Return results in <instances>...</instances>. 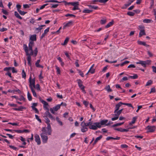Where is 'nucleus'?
<instances>
[{"mask_svg":"<svg viewBox=\"0 0 156 156\" xmlns=\"http://www.w3.org/2000/svg\"><path fill=\"white\" fill-rule=\"evenodd\" d=\"M94 124L95 125L91 124V126H90L89 128L93 130H96L98 128H100L101 127V126L99 125V122H95L94 123Z\"/></svg>","mask_w":156,"mask_h":156,"instance_id":"obj_1","label":"nucleus"},{"mask_svg":"<svg viewBox=\"0 0 156 156\" xmlns=\"http://www.w3.org/2000/svg\"><path fill=\"white\" fill-rule=\"evenodd\" d=\"M45 135L43 133H41L40 135L41 138L42 139V142L44 143H47L48 140V137L47 136Z\"/></svg>","mask_w":156,"mask_h":156,"instance_id":"obj_2","label":"nucleus"},{"mask_svg":"<svg viewBox=\"0 0 156 156\" xmlns=\"http://www.w3.org/2000/svg\"><path fill=\"white\" fill-rule=\"evenodd\" d=\"M147 128L148 130L147 132H153L155 131L156 127L155 126H147Z\"/></svg>","mask_w":156,"mask_h":156,"instance_id":"obj_3","label":"nucleus"},{"mask_svg":"<svg viewBox=\"0 0 156 156\" xmlns=\"http://www.w3.org/2000/svg\"><path fill=\"white\" fill-rule=\"evenodd\" d=\"M35 140L37 143L38 145L40 144L41 141L39 136L37 134H36L34 136Z\"/></svg>","mask_w":156,"mask_h":156,"instance_id":"obj_4","label":"nucleus"},{"mask_svg":"<svg viewBox=\"0 0 156 156\" xmlns=\"http://www.w3.org/2000/svg\"><path fill=\"white\" fill-rule=\"evenodd\" d=\"M122 105H123V103L122 102H119V103L115 105V110L114 111V113H115L116 111H118L120 107Z\"/></svg>","mask_w":156,"mask_h":156,"instance_id":"obj_5","label":"nucleus"},{"mask_svg":"<svg viewBox=\"0 0 156 156\" xmlns=\"http://www.w3.org/2000/svg\"><path fill=\"white\" fill-rule=\"evenodd\" d=\"M41 103L44 104V108L47 110L46 111L49 112V109L47 106H48V103L44 100L41 101Z\"/></svg>","mask_w":156,"mask_h":156,"instance_id":"obj_6","label":"nucleus"},{"mask_svg":"<svg viewBox=\"0 0 156 156\" xmlns=\"http://www.w3.org/2000/svg\"><path fill=\"white\" fill-rule=\"evenodd\" d=\"M45 114L51 120L55 121V119L53 117L52 115L50 114L49 112L46 111L45 113Z\"/></svg>","mask_w":156,"mask_h":156,"instance_id":"obj_7","label":"nucleus"},{"mask_svg":"<svg viewBox=\"0 0 156 156\" xmlns=\"http://www.w3.org/2000/svg\"><path fill=\"white\" fill-rule=\"evenodd\" d=\"M82 126L81 131L83 133L87 131L88 128L86 127L85 124H83L82 125H80Z\"/></svg>","mask_w":156,"mask_h":156,"instance_id":"obj_8","label":"nucleus"},{"mask_svg":"<svg viewBox=\"0 0 156 156\" xmlns=\"http://www.w3.org/2000/svg\"><path fill=\"white\" fill-rule=\"evenodd\" d=\"M108 122V120L107 119L105 120H101L100 122H99V125L101 126H103L104 125H105L106 126V124Z\"/></svg>","mask_w":156,"mask_h":156,"instance_id":"obj_9","label":"nucleus"},{"mask_svg":"<svg viewBox=\"0 0 156 156\" xmlns=\"http://www.w3.org/2000/svg\"><path fill=\"white\" fill-rule=\"evenodd\" d=\"M47 126L46 127V128L48 130V134L49 135H50L51 134V127L50 123L47 124Z\"/></svg>","mask_w":156,"mask_h":156,"instance_id":"obj_10","label":"nucleus"},{"mask_svg":"<svg viewBox=\"0 0 156 156\" xmlns=\"http://www.w3.org/2000/svg\"><path fill=\"white\" fill-rule=\"evenodd\" d=\"M137 43L139 45H142L147 47H150V45L146 44V42L144 41H137Z\"/></svg>","mask_w":156,"mask_h":156,"instance_id":"obj_11","label":"nucleus"},{"mask_svg":"<svg viewBox=\"0 0 156 156\" xmlns=\"http://www.w3.org/2000/svg\"><path fill=\"white\" fill-rule=\"evenodd\" d=\"M50 28L48 27L44 30V33L42 34L41 37V39H42L45 35V34L49 31Z\"/></svg>","mask_w":156,"mask_h":156,"instance_id":"obj_12","label":"nucleus"},{"mask_svg":"<svg viewBox=\"0 0 156 156\" xmlns=\"http://www.w3.org/2000/svg\"><path fill=\"white\" fill-rule=\"evenodd\" d=\"M26 108L25 107L20 106L18 108H12L13 110L15 111H22L23 109H26Z\"/></svg>","mask_w":156,"mask_h":156,"instance_id":"obj_13","label":"nucleus"},{"mask_svg":"<svg viewBox=\"0 0 156 156\" xmlns=\"http://www.w3.org/2000/svg\"><path fill=\"white\" fill-rule=\"evenodd\" d=\"M29 82L30 83L29 87L30 88V87H33L31 86V84L35 83V79L33 78L32 80H31V76H30L29 78Z\"/></svg>","mask_w":156,"mask_h":156,"instance_id":"obj_14","label":"nucleus"},{"mask_svg":"<svg viewBox=\"0 0 156 156\" xmlns=\"http://www.w3.org/2000/svg\"><path fill=\"white\" fill-rule=\"evenodd\" d=\"M33 46H30V45H28V47L29 49L28 50L29 51H30V53H29V55H27V56H30L32 55H33V51L32 49V47Z\"/></svg>","mask_w":156,"mask_h":156,"instance_id":"obj_15","label":"nucleus"},{"mask_svg":"<svg viewBox=\"0 0 156 156\" xmlns=\"http://www.w3.org/2000/svg\"><path fill=\"white\" fill-rule=\"evenodd\" d=\"M24 49L26 52V55H29L28 50L27 46L26 44H24L23 45Z\"/></svg>","mask_w":156,"mask_h":156,"instance_id":"obj_16","label":"nucleus"},{"mask_svg":"<svg viewBox=\"0 0 156 156\" xmlns=\"http://www.w3.org/2000/svg\"><path fill=\"white\" fill-rule=\"evenodd\" d=\"M123 110V109L122 108L119 110H118V111H116L115 113H114L115 114H113V115H116V116H119L120 115L121 113Z\"/></svg>","mask_w":156,"mask_h":156,"instance_id":"obj_17","label":"nucleus"},{"mask_svg":"<svg viewBox=\"0 0 156 156\" xmlns=\"http://www.w3.org/2000/svg\"><path fill=\"white\" fill-rule=\"evenodd\" d=\"M102 135H100L99 137H97L94 140V143L93 144V145H94L98 141L100 140L101 138H102Z\"/></svg>","mask_w":156,"mask_h":156,"instance_id":"obj_18","label":"nucleus"},{"mask_svg":"<svg viewBox=\"0 0 156 156\" xmlns=\"http://www.w3.org/2000/svg\"><path fill=\"white\" fill-rule=\"evenodd\" d=\"M137 118V116L133 117L132 119V121L129 123V125H131L133 124H134L135 123Z\"/></svg>","mask_w":156,"mask_h":156,"instance_id":"obj_19","label":"nucleus"},{"mask_svg":"<svg viewBox=\"0 0 156 156\" xmlns=\"http://www.w3.org/2000/svg\"><path fill=\"white\" fill-rule=\"evenodd\" d=\"M146 35L145 31L144 30H140L139 34V37H141L143 35Z\"/></svg>","mask_w":156,"mask_h":156,"instance_id":"obj_20","label":"nucleus"},{"mask_svg":"<svg viewBox=\"0 0 156 156\" xmlns=\"http://www.w3.org/2000/svg\"><path fill=\"white\" fill-rule=\"evenodd\" d=\"M27 60L28 61V64L31 67L32 64L31 62V57L30 56H28L27 57Z\"/></svg>","mask_w":156,"mask_h":156,"instance_id":"obj_21","label":"nucleus"},{"mask_svg":"<svg viewBox=\"0 0 156 156\" xmlns=\"http://www.w3.org/2000/svg\"><path fill=\"white\" fill-rule=\"evenodd\" d=\"M30 39L32 41H36V35L34 34L31 36Z\"/></svg>","mask_w":156,"mask_h":156,"instance_id":"obj_22","label":"nucleus"},{"mask_svg":"<svg viewBox=\"0 0 156 156\" xmlns=\"http://www.w3.org/2000/svg\"><path fill=\"white\" fill-rule=\"evenodd\" d=\"M83 124H85L86 126H87L89 125H90V126H91L92 124V123L91 122H88L85 123L84 121H83L81 122L80 125H82Z\"/></svg>","mask_w":156,"mask_h":156,"instance_id":"obj_23","label":"nucleus"},{"mask_svg":"<svg viewBox=\"0 0 156 156\" xmlns=\"http://www.w3.org/2000/svg\"><path fill=\"white\" fill-rule=\"evenodd\" d=\"M61 106V105L58 104L56 106L54 107L53 108L54 109V111H57L60 109Z\"/></svg>","mask_w":156,"mask_h":156,"instance_id":"obj_24","label":"nucleus"},{"mask_svg":"<svg viewBox=\"0 0 156 156\" xmlns=\"http://www.w3.org/2000/svg\"><path fill=\"white\" fill-rule=\"evenodd\" d=\"M114 23V21L113 20H112V21L110 22L105 26V28H107L110 27L111 26H112L113 24Z\"/></svg>","mask_w":156,"mask_h":156,"instance_id":"obj_25","label":"nucleus"},{"mask_svg":"<svg viewBox=\"0 0 156 156\" xmlns=\"http://www.w3.org/2000/svg\"><path fill=\"white\" fill-rule=\"evenodd\" d=\"M41 131L42 132L41 133H43L44 134L46 135L48 134V131H47L46 128L45 127H43Z\"/></svg>","mask_w":156,"mask_h":156,"instance_id":"obj_26","label":"nucleus"},{"mask_svg":"<svg viewBox=\"0 0 156 156\" xmlns=\"http://www.w3.org/2000/svg\"><path fill=\"white\" fill-rule=\"evenodd\" d=\"M14 15L16 17L19 19H20L22 20V17L16 11H15L14 12Z\"/></svg>","mask_w":156,"mask_h":156,"instance_id":"obj_27","label":"nucleus"},{"mask_svg":"<svg viewBox=\"0 0 156 156\" xmlns=\"http://www.w3.org/2000/svg\"><path fill=\"white\" fill-rule=\"evenodd\" d=\"M69 40V38L67 37L63 43H62L61 44L63 45H65L67 44L68 41Z\"/></svg>","mask_w":156,"mask_h":156,"instance_id":"obj_28","label":"nucleus"},{"mask_svg":"<svg viewBox=\"0 0 156 156\" xmlns=\"http://www.w3.org/2000/svg\"><path fill=\"white\" fill-rule=\"evenodd\" d=\"M30 89L31 90V91L32 92L33 95L35 97H37V96L36 94V93L34 90V89L33 87H30Z\"/></svg>","mask_w":156,"mask_h":156,"instance_id":"obj_29","label":"nucleus"},{"mask_svg":"<svg viewBox=\"0 0 156 156\" xmlns=\"http://www.w3.org/2000/svg\"><path fill=\"white\" fill-rule=\"evenodd\" d=\"M105 89L106 90H107L108 92H111L112 91V90L110 88V86L109 85L106 86Z\"/></svg>","mask_w":156,"mask_h":156,"instance_id":"obj_30","label":"nucleus"},{"mask_svg":"<svg viewBox=\"0 0 156 156\" xmlns=\"http://www.w3.org/2000/svg\"><path fill=\"white\" fill-rule=\"evenodd\" d=\"M134 0H129L127 3L125 4V6L126 7H127L130 5L134 1Z\"/></svg>","mask_w":156,"mask_h":156,"instance_id":"obj_31","label":"nucleus"},{"mask_svg":"<svg viewBox=\"0 0 156 156\" xmlns=\"http://www.w3.org/2000/svg\"><path fill=\"white\" fill-rule=\"evenodd\" d=\"M124 123V122H121V123H117L116 124H115L112 126V127H115L116 126H120L121 125H122Z\"/></svg>","mask_w":156,"mask_h":156,"instance_id":"obj_32","label":"nucleus"},{"mask_svg":"<svg viewBox=\"0 0 156 156\" xmlns=\"http://www.w3.org/2000/svg\"><path fill=\"white\" fill-rule=\"evenodd\" d=\"M152 22H153V21L151 20L148 19H145L143 21L144 23H150Z\"/></svg>","mask_w":156,"mask_h":156,"instance_id":"obj_33","label":"nucleus"},{"mask_svg":"<svg viewBox=\"0 0 156 156\" xmlns=\"http://www.w3.org/2000/svg\"><path fill=\"white\" fill-rule=\"evenodd\" d=\"M138 76L136 74H135L133 76H129V78H130L132 79H136L137 78Z\"/></svg>","mask_w":156,"mask_h":156,"instance_id":"obj_34","label":"nucleus"},{"mask_svg":"<svg viewBox=\"0 0 156 156\" xmlns=\"http://www.w3.org/2000/svg\"><path fill=\"white\" fill-rule=\"evenodd\" d=\"M93 11L92 10L89 9H84L83 11V13H89Z\"/></svg>","mask_w":156,"mask_h":156,"instance_id":"obj_35","label":"nucleus"},{"mask_svg":"<svg viewBox=\"0 0 156 156\" xmlns=\"http://www.w3.org/2000/svg\"><path fill=\"white\" fill-rule=\"evenodd\" d=\"M87 6L90 8L92 9H97L98 8V7L97 6H95L94 5H88Z\"/></svg>","mask_w":156,"mask_h":156,"instance_id":"obj_36","label":"nucleus"},{"mask_svg":"<svg viewBox=\"0 0 156 156\" xmlns=\"http://www.w3.org/2000/svg\"><path fill=\"white\" fill-rule=\"evenodd\" d=\"M153 83V81L151 80H149L146 83L145 85L146 86H147L151 85Z\"/></svg>","mask_w":156,"mask_h":156,"instance_id":"obj_37","label":"nucleus"},{"mask_svg":"<svg viewBox=\"0 0 156 156\" xmlns=\"http://www.w3.org/2000/svg\"><path fill=\"white\" fill-rule=\"evenodd\" d=\"M27 98L28 100L29 101H31L32 100V97L31 96L30 94V93L29 91L27 92Z\"/></svg>","mask_w":156,"mask_h":156,"instance_id":"obj_38","label":"nucleus"},{"mask_svg":"<svg viewBox=\"0 0 156 156\" xmlns=\"http://www.w3.org/2000/svg\"><path fill=\"white\" fill-rule=\"evenodd\" d=\"M73 23L72 21H69L68 22V23H66L65 25V26H66V27H69Z\"/></svg>","mask_w":156,"mask_h":156,"instance_id":"obj_39","label":"nucleus"},{"mask_svg":"<svg viewBox=\"0 0 156 156\" xmlns=\"http://www.w3.org/2000/svg\"><path fill=\"white\" fill-rule=\"evenodd\" d=\"M22 78H24L25 79L26 77V73L25 72L24 69H23L22 71Z\"/></svg>","mask_w":156,"mask_h":156,"instance_id":"obj_40","label":"nucleus"},{"mask_svg":"<svg viewBox=\"0 0 156 156\" xmlns=\"http://www.w3.org/2000/svg\"><path fill=\"white\" fill-rule=\"evenodd\" d=\"M114 129L115 130H117V131H119L120 132H123V129L122 128H114Z\"/></svg>","mask_w":156,"mask_h":156,"instance_id":"obj_41","label":"nucleus"},{"mask_svg":"<svg viewBox=\"0 0 156 156\" xmlns=\"http://www.w3.org/2000/svg\"><path fill=\"white\" fill-rule=\"evenodd\" d=\"M44 119L46 120V121H45V122L47 124L50 123H49L50 122V120L48 118V116L46 115Z\"/></svg>","mask_w":156,"mask_h":156,"instance_id":"obj_42","label":"nucleus"},{"mask_svg":"<svg viewBox=\"0 0 156 156\" xmlns=\"http://www.w3.org/2000/svg\"><path fill=\"white\" fill-rule=\"evenodd\" d=\"M127 15L131 16H133L135 15V13L129 11L127 13Z\"/></svg>","mask_w":156,"mask_h":156,"instance_id":"obj_43","label":"nucleus"},{"mask_svg":"<svg viewBox=\"0 0 156 156\" xmlns=\"http://www.w3.org/2000/svg\"><path fill=\"white\" fill-rule=\"evenodd\" d=\"M77 81L78 86L83 84H82L83 82L82 81V80L80 79H77Z\"/></svg>","mask_w":156,"mask_h":156,"instance_id":"obj_44","label":"nucleus"},{"mask_svg":"<svg viewBox=\"0 0 156 156\" xmlns=\"http://www.w3.org/2000/svg\"><path fill=\"white\" fill-rule=\"evenodd\" d=\"M77 71L79 73L80 75L82 77H84V74L81 71L80 69H77Z\"/></svg>","mask_w":156,"mask_h":156,"instance_id":"obj_45","label":"nucleus"},{"mask_svg":"<svg viewBox=\"0 0 156 156\" xmlns=\"http://www.w3.org/2000/svg\"><path fill=\"white\" fill-rule=\"evenodd\" d=\"M20 14L21 15H24L25 14L27 13V12H24L23 11H22L20 10L18 11Z\"/></svg>","mask_w":156,"mask_h":156,"instance_id":"obj_46","label":"nucleus"},{"mask_svg":"<svg viewBox=\"0 0 156 156\" xmlns=\"http://www.w3.org/2000/svg\"><path fill=\"white\" fill-rule=\"evenodd\" d=\"M71 5L75 6L79 5V2H71Z\"/></svg>","mask_w":156,"mask_h":156,"instance_id":"obj_47","label":"nucleus"},{"mask_svg":"<svg viewBox=\"0 0 156 156\" xmlns=\"http://www.w3.org/2000/svg\"><path fill=\"white\" fill-rule=\"evenodd\" d=\"M123 105H126L129 107H130L132 108H133V107L132 106V105L130 103H123Z\"/></svg>","mask_w":156,"mask_h":156,"instance_id":"obj_48","label":"nucleus"},{"mask_svg":"<svg viewBox=\"0 0 156 156\" xmlns=\"http://www.w3.org/2000/svg\"><path fill=\"white\" fill-rule=\"evenodd\" d=\"M34 56L35 57L37 56V52H38L37 48H35V49L34 50Z\"/></svg>","mask_w":156,"mask_h":156,"instance_id":"obj_49","label":"nucleus"},{"mask_svg":"<svg viewBox=\"0 0 156 156\" xmlns=\"http://www.w3.org/2000/svg\"><path fill=\"white\" fill-rule=\"evenodd\" d=\"M113 116H115V117L112 118L111 120L112 121L115 120H116L117 119L119 118V116H116V115H113Z\"/></svg>","mask_w":156,"mask_h":156,"instance_id":"obj_50","label":"nucleus"},{"mask_svg":"<svg viewBox=\"0 0 156 156\" xmlns=\"http://www.w3.org/2000/svg\"><path fill=\"white\" fill-rule=\"evenodd\" d=\"M51 8H56L58 5V4H51Z\"/></svg>","mask_w":156,"mask_h":156,"instance_id":"obj_51","label":"nucleus"},{"mask_svg":"<svg viewBox=\"0 0 156 156\" xmlns=\"http://www.w3.org/2000/svg\"><path fill=\"white\" fill-rule=\"evenodd\" d=\"M55 67L57 73L60 74V70L59 68L57 66H56Z\"/></svg>","mask_w":156,"mask_h":156,"instance_id":"obj_52","label":"nucleus"},{"mask_svg":"<svg viewBox=\"0 0 156 156\" xmlns=\"http://www.w3.org/2000/svg\"><path fill=\"white\" fill-rule=\"evenodd\" d=\"M35 117H36V119L40 122V123H41L42 122V121H41V119H40L39 118V116L37 115H35Z\"/></svg>","mask_w":156,"mask_h":156,"instance_id":"obj_53","label":"nucleus"},{"mask_svg":"<svg viewBox=\"0 0 156 156\" xmlns=\"http://www.w3.org/2000/svg\"><path fill=\"white\" fill-rule=\"evenodd\" d=\"M32 109L35 111L36 113H39V111L37 108L33 106H31Z\"/></svg>","mask_w":156,"mask_h":156,"instance_id":"obj_54","label":"nucleus"},{"mask_svg":"<svg viewBox=\"0 0 156 156\" xmlns=\"http://www.w3.org/2000/svg\"><path fill=\"white\" fill-rule=\"evenodd\" d=\"M65 16L66 17H68L69 16H70V17H75L76 16L74 15H73V14H66Z\"/></svg>","mask_w":156,"mask_h":156,"instance_id":"obj_55","label":"nucleus"},{"mask_svg":"<svg viewBox=\"0 0 156 156\" xmlns=\"http://www.w3.org/2000/svg\"><path fill=\"white\" fill-rule=\"evenodd\" d=\"M18 100H20V101L23 100L24 101H25V99L23 95H21L20 98H19V99H18Z\"/></svg>","mask_w":156,"mask_h":156,"instance_id":"obj_56","label":"nucleus"},{"mask_svg":"<svg viewBox=\"0 0 156 156\" xmlns=\"http://www.w3.org/2000/svg\"><path fill=\"white\" fill-rule=\"evenodd\" d=\"M13 131H14L15 132L19 133H23L22 130L20 129H15L13 130Z\"/></svg>","mask_w":156,"mask_h":156,"instance_id":"obj_57","label":"nucleus"},{"mask_svg":"<svg viewBox=\"0 0 156 156\" xmlns=\"http://www.w3.org/2000/svg\"><path fill=\"white\" fill-rule=\"evenodd\" d=\"M2 12L3 13V14L6 15H8L9 14V12L7 11L4 9H2Z\"/></svg>","mask_w":156,"mask_h":156,"instance_id":"obj_58","label":"nucleus"},{"mask_svg":"<svg viewBox=\"0 0 156 156\" xmlns=\"http://www.w3.org/2000/svg\"><path fill=\"white\" fill-rule=\"evenodd\" d=\"M106 20H101L100 21V23L101 24H104L106 23Z\"/></svg>","mask_w":156,"mask_h":156,"instance_id":"obj_59","label":"nucleus"},{"mask_svg":"<svg viewBox=\"0 0 156 156\" xmlns=\"http://www.w3.org/2000/svg\"><path fill=\"white\" fill-rule=\"evenodd\" d=\"M95 69H90L88 71V72H90L92 74H93L95 73Z\"/></svg>","mask_w":156,"mask_h":156,"instance_id":"obj_60","label":"nucleus"},{"mask_svg":"<svg viewBox=\"0 0 156 156\" xmlns=\"http://www.w3.org/2000/svg\"><path fill=\"white\" fill-rule=\"evenodd\" d=\"M142 62L141 63V64L144 67H146V62H145V61H142Z\"/></svg>","mask_w":156,"mask_h":156,"instance_id":"obj_61","label":"nucleus"},{"mask_svg":"<svg viewBox=\"0 0 156 156\" xmlns=\"http://www.w3.org/2000/svg\"><path fill=\"white\" fill-rule=\"evenodd\" d=\"M156 92V90L155 88L154 87L151 89V91L150 93L151 94L152 93H155Z\"/></svg>","mask_w":156,"mask_h":156,"instance_id":"obj_62","label":"nucleus"},{"mask_svg":"<svg viewBox=\"0 0 156 156\" xmlns=\"http://www.w3.org/2000/svg\"><path fill=\"white\" fill-rule=\"evenodd\" d=\"M9 147H10V148L13 149V150H14L15 151L18 150V149L16 147L13 146L9 145Z\"/></svg>","mask_w":156,"mask_h":156,"instance_id":"obj_63","label":"nucleus"},{"mask_svg":"<svg viewBox=\"0 0 156 156\" xmlns=\"http://www.w3.org/2000/svg\"><path fill=\"white\" fill-rule=\"evenodd\" d=\"M128 78L126 76L124 77L120 80L121 82H123L124 81H126L128 80Z\"/></svg>","mask_w":156,"mask_h":156,"instance_id":"obj_64","label":"nucleus"}]
</instances>
